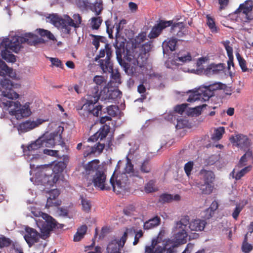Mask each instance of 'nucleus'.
Returning a JSON list of instances; mask_svg holds the SVG:
<instances>
[{"instance_id": "obj_37", "label": "nucleus", "mask_w": 253, "mask_h": 253, "mask_svg": "<svg viewBox=\"0 0 253 253\" xmlns=\"http://www.w3.org/2000/svg\"><path fill=\"white\" fill-rule=\"evenodd\" d=\"M175 60L184 63L191 61L192 57L189 52L180 51L177 53V58Z\"/></svg>"}, {"instance_id": "obj_26", "label": "nucleus", "mask_w": 253, "mask_h": 253, "mask_svg": "<svg viewBox=\"0 0 253 253\" xmlns=\"http://www.w3.org/2000/svg\"><path fill=\"white\" fill-rule=\"evenodd\" d=\"M218 207V203L215 200L213 201L210 207L201 212V217L205 220L210 219L213 216L215 211Z\"/></svg>"}, {"instance_id": "obj_12", "label": "nucleus", "mask_w": 253, "mask_h": 253, "mask_svg": "<svg viewBox=\"0 0 253 253\" xmlns=\"http://www.w3.org/2000/svg\"><path fill=\"white\" fill-rule=\"evenodd\" d=\"M15 44H17L15 42L13 43L12 38H11L10 40L7 39L2 41L1 45L4 46L5 49L1 51V54L3 59L12 63L16 61L15 56L10 52V51H11L15 53H18L20 50V49H17L16 51L14 50L13 46H14Z\"/></svg>"}, {"instance_id": "obj_4", "label": "nucleus", "mask_w": 253, "mask_h": 253, "mask_svg": "<svg viewBox=\"0 0 253 253\" xmlns=\"http://www.w3.org/2000/svg\"><path fill=\"white\" fill-rule=\"evenodd\" d=\"M126 161L124 168L125 172L115 176L116 171H114L110 179V183L113 187V191L118 194L121 193L122 190H125L126 185L129 183L127 174H129L130 177H137L142 178L139 174V172L135 170L131 160L128 156L126 157Z\"/></svg>"}, {"instance_id": "obj_63", "label": "nucleus", "mask_w": 253, "mask_h": 253, "mask_svg": "<svg viewBox=\"0 0 253 253\" xmlns=\"http://www.w3.org/2000/svg\"><path fill=\"white\" fill-rule=\"evenodd\" d=\"M135 208L133 205H129L124 209V213L125 214L129 216L131 214V212L134 211Z\"/></svg>"}, {"instance_id": "obj_22", "label": "nucleus", "mask_w": 253, "mask_h": 253, "mask_svg": "<svg viewBox=\"0 0 253 253\" xmlns=\"http://www.w3.org/2000/svg\"><path fill=\"white\" fill-rule=\"evenodd\" d=\"M100 163L98 160H93L87 163L84 166L85 173L86 175H91L93 176L95 174L96 171H101L102 169L100 168L99 163Z\"/></svg>"}, {"instance_id": "obj_32", "label": "nucleus", "mask_w": 253, "mask_h": 253, "mask_svg": "<svg viewBox=\"0 0 253 253\" xmlns=\"http://www.w3.org/2000/svg\"><path fill=\"white\" fill-rule=\"evenodd\" d=\"M180 200V196L178 194L173 196L170 194H163L160 195L159 201L162 203H170L173 201H178Z\"/></svg>"}, {"instance_id": "obj_56", "label": "nucleus", "mask_w": 253, "mask_h": 253, "mask_svg": "<svg viewBox=\"0 0 253 253\" xmlns=\"http://www.w3.org/2000/svg\"><path fill=\"white\" fill-rule=\"evenodd\" d=\"M105 147V144L99 142L95 144L93 147H92L91 153H94L95 152L101 153Z\"/></svg>"}, {"instance_id": "obj_13", "label": "nucleus", "mask_w": 253, "mask_h": 253, "mask_svg": "<svg viewBox=\"0 0 253 253\" xmlns=\"http://www.w3.org/2000/svg\"><path fill=\"white\" fill-rule=\"evenodd\" d=\"M92 176V182L96 189L107 191L111 189V186L106 183V175L103 170L96 171Z\"/></svg>"}, {"instance_id": "obj_10", "label": "nucleus", "mask_w": 253, "mask_h": 253, "mask_svg": "<svg viewBox=\"0 0 253 253\" xmlns=\"http://www.w3.org/2000/svg\"><path fill=\"white\" fill-rule=\"evenodd\" d=\"M15 44H17L15 42L13 43L12 38H11L10 40L7 39L2 41L1 45L4 46L5 49L1 51V54L3 59L12 63L16 61L15 56L10 52V51H11L15 53H18L20 50V49H17L16 51L14 50L13 46H14Z\"/></svg>"}, {"instance_id": "obj_24", "label": "nucleus", "mask_w": 253, "mask_h": 253, "mask_svg": "<svg viewBox=\"0 0 253 253\" xmlns=\"http://www.w3.org/2000/svg\"><path fill=\"white\" fill-rule=\"evenodd\" d=\"M223 84L221 83H216L211 84H210L208 86H202L203 91L205 92V97L206 99H209L211 96L214 95V91L222 89Z\"/></svg>"}, {"instance_id": "obj_64", "label": "nucleus", "mask_w": 253, "mask_h": 253, "mask_svg": "<svg viewBox=\"0 0 253 253\" xmlns=\"http://www.w3.org/2000/svg\"><path fill=\"white\" fill-rule=\"evenodd\" d=\"M169 242H167L166 244H163V246H158L155 249V252L157 253H163L167 250V245Z\"/></svg>"}, {"instance_id": "obj_43", "label": "nucleus", "mask_w": 253, "mask_h": 253, "mask_svg": "<svg viewBox=\"0 0 253 253\" xmlns=\"http://www.w3.org/2000/svg\"><path fill=\"white\" fill-rule=\"evenodd\" d=\"M89 21L93 30H98L103 21L102 17L100 16L93 17Z\"/></svg>"}, {"instance_id": "obj_23", "label": "nucleus", "mask_w": 253, "mask_h": 253, "mask_svg": "<svg viewBox=\"0 0 253 253\" xmlns=\"http://www.w3.org/2000/svg\"><path fill=\"white\" fill-rule=\"evenodd\" d=\"M104 78L101 76H95L94 77L93 82L96 84V85L91 89L92 94L89 95V97L93 98L96 95H98L99 99L100 98L101 93L100 90L101 89V87L100 86L104 82Z\"/></svg>"}, {"instance_id": "obj_30", "label": "nucleus", "mask_w": 253, "mask_h": 253, "mask_svg": "<svg viewBox=\"0 0 253 253\" xmlns=\"http://www.w3.org/2000/svg\"><path fill=\"white\" fill-rule=\"evenodd\" d=\"M177 40L175 38H171L168 41H165L163 43V52L165 54L175 50L177 43Z\"/></svg>"}, {"instance_id": "obj_47", "label": "nucleus", "mask_w": 253, "mask_h": 253, "mask_svg": "<svg viewBox=\"0 0 253 253\" xmlns=\"http://www.w3.org/2000/svg\"><path fill=\"white\" fill-rule=\"evenodd\" d=\"M38 33L42 37H46L50 40H55L54 36L49 31L43 29H39L37 30Z\"/></svg>"}, {"instance_id": "obj_36", "label": "nucleus", "mask_w": 253, "mask_h": 253, "mask_svg": "<svg viewBox=\"0 0 253 253\" xmlns=\"http://www.w3.org/2000/svg\"><path fill=\"white\" fill-rule=\"evenodd\" d=\"M87 227L86 225H83L79 227L76 233L74 236V241L79 242L81 241L86 233Z\"/></svg>"}, {"instance_id": "obj_42", "label": "nucleus", "mask_w": 253, "mask_h": 253, "mask_svg": "<svg viewBox=\"0 0 253 253\" xmlns=\"http://www.w3.org/2000/svg\"><path fill=\"white\" fill-rule=\"evenodd\" d=\"M103 9L102 3L98 1H96L94 3H90V6L88 8V9L95 12L96 15H99L101 13Z\"/></svg>"}, {"instance_id": "obj_20", "label": "nucleus", "mask_w": 253, "mask_h": 253, "mask_svg": "<svg viewBox=\"0 0 253 253\" xmlns=\"http://www.w3.org/2000/svg\"><path fill=\"white\" fill-rule=\"evenodd\" d=\"M110 126L109 125H103L95 133L88 138V141L95 142L99 139L100 140H103L107 136L110 132Z\"/></svg>"}, {"instance_id": "obj_19", "label": "nucleus", "mask_w": 253, "mask_h": 253, "mask_svg": "<svg viewBox=\"0 0 253 253\" xmlns=\"http://www.w3.org/2000/svg\"><path fill=\"white\" fill-rule=\"evenodd\" d=\"M230 141L240 148L241 149H247L250 145V142L247 136L243 134H238L234 136H232Z\"/></svg>"}, {"instance_id": "obj_49", "label": "nucleus", "mask_w": 253, "mask_h": 253, "mask_svg": "<svg viewBox=\"0 0 253 253\" xmlns=\"http://www.w3.org/2000/svg\"><path fill=\"white\" fill-rule=\"evenodd\" d=\"M12 240L4 236L3 235H0V249L9 247L12 244Z\"/></svg>"}, {"instance_id": "obj_8", "label": "nucleus", "mask_w": 253, "mask_h": 253, "mask_svg": "<svg viewBox=\"0 0 253 253\" xmlns=\"http://www.w3.org/2000/svg\"><path fill=\"white\" fill-rule=\"evenodd\" d=\"M99 96L96 95L93 98L88 96L86 102L81 107H77L79 114L83 118L85 119L89 114L98 117L101 114L102 106L97 104Z\"/></svg>"}, {"instance_id": "obj_38", "label": "nucleus", "mask_w": 253, "mask_h": 253, "mask_svg": "<svg viewBox=\"0 0 253 253\" xmlns=\"http://www.w3.org/2000/svg\"><path fill=\"white\" fill-rule=\"evenodd\" d=\"M12 72V69L8 67L3 61L0 59V76L4 77L8 75L11 77Z\"/></svg>"}, {"instance_id": "obj_55", "label": "nucleus", "mask_w": 253, "mask_h": 253, "mask_svg": "<svg viewBox=\"0 0 253 253\" xmlns=\"http://www.w3.org/2000/svg\"><path fill=\"white\" fill-rule=\"evenodd\" d=\"M194 163L192 161H189L185 164L184 169L187 176L191 174V172L193 169Z\"/></svg>"}, {"instance_id": "obj_44", "label": "nucleus", "mask_w": 253, "mask_h": 253, "mask_svg": "<svg viewBox=\"0 0 253 253\" xmlns=\"http://www.w3.org/2000/svg\"><path fill=\"white\" fill-rule=\"evenodd\" d=\"M80 199L81 200L82 210L85 212H89L91 208V202L90 200L84 198L83 196H81Z\"/></svg>"}, {"instance_id": "obj_25", "label": "nucleus", "mask_w": 253, "mask_h": 253, "mask_svg": "<svg viewBox=\"0 0 253 253\" xmlns=\"http://www.w3.org/2000/svg\"><path fill=\"white\" fill-rule=\"evenodd\" d=\"M201 181L204 183L214 184L215 175L211 170H208L205 169H201L200 171Z\"/></svg>"}, {"instance_id": "obj_51", "label": "nucleus", "mask_w": 253, "mask_h": 253, "mask_svg": "<svg viewBox=\"0 0 253 253\" xmlns=\"http://www.w3.org/2000/svg\"><path fill=\"white\" fill-rule=\"evenodd\" d=\"M184 28V24L183 22H177L171 25L170 33L174 36L179 31Z\"/></svg>"}, {"instance_id": "obj_48", "label": "nucleus", "mask_w": 253, "mask_h": 253, "mask_svg": "<svg viewBox=\"0 0 253 253\" xmlns=\"http://www.w3.org/2000/svg\"><path fill=\"white\" fill-rule=\"evenodd\" d=\"M224 132V127H219L215 130L214 133L212 135L211 139L215 141L219 140L222 138Z\"/></svg>"}, {"instance_id": "obj_46", "label": "nucleus", "mask_w": 253, "mask_h": 253, "mask_svg": "<svg viewBox=\"0 0 253 253\" xmlns=\"http://www.w3.org/2000/svg\"><path fill=\"white\" fill-rule=\"evenodd\" d=\"M236 56L237 57V59L239 62V66L242 69V71L243 72L248 71L249 69L247 67L246 61L241 56L239 52L236 53Z\"/></svg>"}, {"instance_id": "obj_33", "label": "nucleus", "mask_w": 253, "mask_h": 253, "mask_svg": "<svg viewBox=\"0 0 253 253\" xmlns=\"http://www.w3.org/2000/svg\"><path fill=\"white\" fill-rule=\"evenodd\" d=\"M160 222V218L158 216H156L144 222L143 228L145 230L150 229L159 225Z\"/></svg>"}, {"instance_id": "obj_34", "label": "nucleus", "mask_w": 253, "mask_h": 253, "mask_svg": "<svg viewBox=\"0 0 253 253\" xmlns=\"http://www.w3.org/2000/svg\"><path fill=\"white\" fill-rule=\"evenodd\" d=\"M239 169H236V167L231 173V175H232L233 178H234L236 180L240 179L246 173L249 172L251 169V167L250 166L245 167L238 171L235 175V170Z\"/></svg>"}, {"instance_id": "obj_5", "label": "nucleus", "mask_w": 253, "mask_h": 253, "mask_svg": "<svg viewBox=\"0 0 253 253\" xmlns=\"http://www.w3.org/2000/svg\"><path fill=\"white\" fill-rule=\"evenodd\" d=\"M73 18L74 20L68 15H66L64 18L56 14L49 16L50 22L66 34L70 33L71 27L78 28L82 22V17L79 14H74Z\"/></svg>"}, {"instance_id": "obj_11", "label": "nucleus", "mask_w": 253, "mask_h": 253, "mask_svg": "<svg viewBox=\"0 0 253 253\" xmlns=\"http://www.w3.org/2000/svg\"><path fill=\"white\" fill-rule=\"evenodd\" d=\"M15 44H17L15 42L13 43L12 38H11L10 40L7 39L2 41L1 45L4 46L5 49L1 51V54L3 59L12 63L16 61L15 56L10 52V51H11L15 53H18L20 50V49H17L16 51L14 50L13 46H14Z\"/></svg>"}, {"instance_id": "obj_62", "label": "nucleus", "mask_w": 253, "mask_h": 253, "mask_svg": "<svg viewBox=\"0 0 253 253\" xmlns=\"http://www.w3.org/2000/svg\"><path fill=\"white\" fill-rule=\"evenodd\" d=\"M126 20L125 19H122L120 21L119 23L116 24V25L113 27V28H116L117 34L119 33L120 30H122L123 29V25L126 24Z\"/></svg>"}, {"instance_id": "obj_15", "label": "nucleus", "mask_w": 253, "mask_h": 253, "mask_svg": "<svg viewBox=\"0 0 253 253\" xmlns=\"http://www.w3.org/2000/svg\"><path fill=\"white\" fill-rule=\"evenodd\" d=\"M106 57L105 60L101 59L99 61L101 69L104 73L111 72L113 70V64L110 59L112 55V50L108 43L105 44Z\"/></svg>"}, {"instance_id": "obj_7", "label": "nucleus", "mask_w": 253, "mask_h": 253, "mask_svg": "<svg viewBox=\"0 0 253 253\" xmlns=\"http://www.w3.org/2000/svg\"><path fill=\"white\" fill-rule=\"evenodd\" d=\"M189 217L188 215L181 216L179 221H176L173 227L174 234L171 240L168 242L173 244V247H177L187 242L188 236L186 228L189 223Z\"/></svg>"}, {"instance_id": "obj_9", "label": "nucleus", "mask_w": 253, "mask_h": 253, "mask_svg": "<svg viewBox=\"0 0 253 253\" xmlns=\"http://www.w3.org/2000/svg\"><path fill=\"white\" fill-rule=\"evenodd\" d=\"M13 43L15 42L17 44L13 46L14 50L16 51L17 49H20L22 47L23 43H27L30 45H36V44L42 43L43 39L39 38L37 35L32 33H26L24 35V37L14 36L12 38Z\"/></svg>"}, {"instance_id": "obj_52", "label": "nucleus", "mask_w": 253, "mask_h": 253, "mask_svg": "<svg viewBox=\"0 0 253 253\" xmlns=\"http://www.w3.org/2000/svg\"><path fill=\"white\" fill-rule=\"evenodd\" d=\"M107 114L110 117H115L117 116L119 109L117 106L112 105L106 108Z\"/></svg>"}, {"instance_id": "obj_59", "label": "nucleus", "mask_w": 253, "mask_h": 253, "mask_svg": "<svg viewBox=\"0 0 253 253\" xmlns=\"http://www.w3.org/2000/svg\"><path fill=\"white\" fill-rule=\"evenodd\" d=\"M187 106L188 105L185 103L176 105L175 107L174 110L178 114H182L186 110Z\"/></svg>"}, {"instance_id": "obj_31", "label": "nucleus", "mask_w": 253, "mask_h": 253, "mask_svg": "<svg viewBox=\"0 0 253 253\" xmlns=\"http://www.w3.org/2000/svg\"><path fill=\"white\" fill-rule=\"evenodd\" d=\"M224 69V66L223 64H211L206 68L205 72L207 75L216 74Z\"/></svg>"}, {"instance_id": "obj_53", "label": "nucleus", "mask_w": 253, "mask_h": 253, "mask_svg": "<svg viewBox=\"0 0 253 253\" xmlns=\"http://www.w3.org/2000/svg\"><path fill=\"white\" fill-rule=\"evenodd\" d=\"M253 250V245L248 242H243L241 246V250L244 253H249Z\"/></svg>"}, {"instance_id": "obj_6", "label": "nucleus", "mask_w": 253, "mask_h": 253, "mask_svg": "<svg viewBox=\"0 0 253 253\" xmlns=\"http://www.w3.org/2000/svg\"><path fill=\"white\" fill-rule=\"evenodd\" d=\"M65 166L63 162H58L54 165L48 166L42 169L43 177L41 179L44 186H52L59 179L61 173Z\"/></svg>"}, {"instance_id": "obj_40", "label": "nucleus", "mask_w": 253, "mask_h": 253, "mask_svg": "<svg viewBox=\"0 0 253 253\" xmlns=\"http://www.w3.org/2000/svg\"><path fill=\"white\" fill-rule=\"evenodd\" d=\"M151 169V165L149 160L143 161L139 166V170L143 173H149Z\"/></svg>"}, {"instance_id": "obj_17", "label": "nucleus", "mask_w": 253, "mask_h": 253, "mask_svg": "<svg viewBox=\"0 0 253 253\" xmlns=\"http://www.w3.org/2000/svg\"><path fill=\"white\" fill-rule=\"evenodd\" d=\"M172 23V21H165L161 20L152 29L149 34V37L151 39L158 37L163 30L169 27Z\"/></svg>"}, {"instance_id": "obj_54", "label": "nucleus", "mask_w": 253, "mask_h": 253, "mask_svg": "<svg viewBox=\"0 0 253 253\" xmlns=\"http://www.w3.org/2000/svg\"><path fill=\"white\" fill-rule=\"evenodd\" d=\"M49 59L51 62L52 66H55L62 69L63 68V64L59 59L54 57H50Z\"/></svg>"}, {"instance_id": "obj_35", "label": "nucleus", "mask_w": 253, "mask_h": 253, "mask_svg": "<svg viewBox=\"0 0 253 253\" xmlns=\"http://www.w3.org/2000/svg\"><path fill=\"white\" fill-rule=\"evenodd\" d=\"M124 52L125 49L124 47L119 48L117 46L116 53L117 60L119 63L124 67L125 71L126 72L127 70L129 68V65L122 59V53H124Z\"/></svg>"}, {"instance_id": "obj_3", "label": "nucleus", "mask_w": 253, "mask_h": 253, "mask_svg": "<svg viewBox=\"0 0 253 253\" xmlns=\"http://www.w3.org/2000/svg\"><path fill=\"white\" fill-rule=\"evenodd\" d=\"M42 217V219H38L36 220L37 225L40 229L41 234L34 228L27 227L25 229L24 239L30 247L38 242L40 238L46 239L49 236L50 231L56 227L55 220L51 216L47 214H44Z\"/></svg>"}, {"instance_id": "obj_60", "label": "nucleus", "mask_w": 253, "mask_h": 253, "mask_svg": "<svg viewBox=\"0 0 253 253\" xmlns=\"http://www.w3.org/2000/svg\"><path fill=\"white\" fill-rule=\"evenodd\" d=\"M242 209V207H241L240 205H236V208L232 214V217L234 218V219L236 220L238 218V216Z\"/></svg>"}, {"instance_id": "obj_27", "label": "nucleus", "mask_w": 253, "mask_h": 253, "mask_svg": "<svg viewBox=\"0 0 253 253\" xmlns=\"http://www.w3.org/2000/svg\"><path fill=\"white\" fill-rule=\"evenodd\" d=\"M189 228L191 231H203L205 227L207 222L205 220L201 219H194L189 221Z\"/></svg>"}, {"instance_id": "obj_41", "label": "nucleus", "mask_w": 253, "mask_h": 253, "mask_svg": "<svg viewBox=\"0 0 253 253\" xmlns=\"http://www.w3.org/2000/svg\"><path fill=\"white\" fill-rule=\"evenodd\" d=\"M49 196L47 198L46 205L48 206H52L55 204L53 203L52 202V200H55L58 197L60 194V191L57 189H54L50 190L49 192Z\"/></svg>"}, {"instance_id": "obj_57", "label": "nucleus", "mask_w": 253, "mask_h": 253, "mask_svg": "<svg viewBox=\"0 0 253 253\" xmlns=\"http://www.w3.org/2000/svg\"><path fill=\"white\" fill-rule=\"evenodd\" d=\"M77 4L79 7L86 9H88L90 6V2L88 0H77Z\"/></svg>"}, {"instance_id": "obj_1", "label": "nucleus", "mask_w": 253, "mask_h": 253, "mask_svg": "<svg viewBox=\"0 0 253 253\" xmlns=\"http://www.w3.org/2000/svg\"><path fill=\"white\" fill-rule=\"evenodd\" d=\"M0 84L2 87L1 97L0 98V106L9 110V114L14 116L17 120L29 116L31 114L29 102L21 105L18 101H12L18 98L19 94L12 89L13 85L11 81L3 79L0 81Z\"/></svg>"}, {"instance_id": "obj_21", "label": "nucleus", "mask_w": 253, "mask_h": 253, "mask_svg": "<svg viewBox=\"0 0 253 253\" xmlns=\"http://www.w3.org/2000/svg\"><path fill=\"white\" fill-rule=\"evenodd\" d=\"M203 89L202 86H201L195 90H189L190 94L187 101L189 102H193L196 100L208 101V99H206L205 97L206 94L203 91H204Z\"/></svg>"}, {"instance_id": "obj_28", "label": "nucleus", "mask_w": 253, "mask_h": 253, "mask_svg": "<svg viewBox=\"0 0 253 253\" xmlns=\"http://www.w3.org/2000/svg\"><path fill=\"white\" fill-rule=\"evenodd\" d=\"M196 186L201 191V194L203 195L211 194L214 189V184L204 183L200 181L196 183Z\"/></svg>"}, {"instance_id": "obj_16", "label": "nucleus", "mask_w": 253, "mask_h": 253, "mask_svg": "<svg viewBox=\"0 0 253 253\" xmlns=\"http://www.w3.org/2000/svg\"><path fill=\"white\" fill-rule=\"evenodd\" d=\"M253 8L252 2L251 1H246L245 3L240 5L236 12L242 13V14L245 15L244 22H250L253 19V17L251 13Z\"/></svg>"}, {"instance_id": "obj_2", "label": "nucleus", "mask_w": 253, "mask_h": 253, "mask_svg": "<svg viewBox=\"0 0 253 253\" xmlns=\"http://www.w3.org/2000/svg\"><path fill=\"white\" fill-rule=\"evenodd\" d=\"M63 131L64 127L59 126L53 132L44 133L35 141L27 146L26 148L23 149L24 155L27 157L28 160H32L39 157L38 150L41 148H53L56 144L64 145L65 143L62 136Z\"/></svg>"}, {"instance_id": "obj_50", "label": "nucleus", "mask_w": 253, "mask_h": 253, "mask_svg": "<svg viewBox=\"0 0 253 253\" xmlns=\"http://www.w3.org/2000/svg\"><path fill=\"white\" fill-rule=\"evenodd\" d=\"M90 36L93 38L92 44L95 46L96 50H97L100 46V42H104V37L90 34Z\"/></svg>"}, {"instance_id": "obj_29", "label": "nucleus", "mask_w": 253, "mask_h": 253, "mask_svg": "<svg viewBox=\"0 0 253 253\" xmlns=\"http://www.w3.org/2000/svg\"><path fill=\"white\" fill-rule=\"evenodd\" d=\"M230 41H226L225 42H222L227 52V56L229 58V60L227 62V65H228V69H230V66L232 65L234 66V56L233 54V48L232 46H231L230 44Z\"/></svg>"}, {"instance_id": "obj_18", "label": "nucleus", "mask_w": 253, "mask_h": 253, "mask_svg": "<svg viewBox=\"0 0 253 253\" xmlns=\"http://www.w3.org/2000/svg\"><path fill=\"white\" fill-rule=\"evenodd\" d=\"M45 120L42 119H38L36 121H31L27 120L20 123L18 126V129L21 132H25L30 131L42 124Z\"/></svg>"}, {"instance_id": "obj_45", "label": "nucleus", "mask_w": 253, "mask_h": 253, "mask_svg": "<svg viewBox=\"0 0 253 253\" xmlns=\"http://www.w3.org/2000/svg\"><path fill=\"white\" fill-rule=\"evenodd\" d=\"M155 181L154 180H149L144 186V191L147 193H150L156 192L158 190L155 186Z\"/></svg>"}, {"instance_id": "obj_39", "label": "nucleus", "mask_w": 253, "mask_h": 253, "mask_svg": "<svg viewBox=\"0 0 253 253\" xmlns=\"http://www.w3.org/2000/svg\"><path fill=\"white\" fill-rule=\"evenodd\" d=\"M207 24L212 33H217L219 28L215 25L214 19L210 15H207Z\"/></svg>"}, {"instance_id": "obj_58", "label": "nucleus", "mask_w": 253, "mask_h": 253, "mask_svg": "<svg viewBox=\"0 0 253 253\" xmlns=\"http://www.w3.org/2000/svg\"><path fill=\"white\" fill-rule=\"evenodd\" d=\"M110 73H112L111 76L112 81L113 82L117 83L118 84H120L121 83L120 74L118 72L114 73L113 72V70Z\"/></svg>"}, {"instance_id": "obj_61", "label": "nucleus", "mask_w": 253, "mask_h": 253, "mask_svg": "<svg viewBox=\"0 0 253 253\" xmlns=\"http://www.w3.org/2000/svg\"><path fill=\"white\" fill-rule=\"evenodd\" d=\"M143 236V232L142 230H140L138 231L135 232V237L134 240L133 242V245L134 246L136 245L139 241V239L141 238Z\"/></svg>"}, {"instance_id": "obj_14", "label": "nucleus", "mask_w": 253, "mask_h": 253, "mask_svg": "<svg viewBox=\"0 0 253 253\" xmlns=\"http://www.w3.org/2000/svg\"><path fill=\"white\" fill-rule=\"evenodd\" d=\"M128 231L127 229L120 239H115L109 243L106 249L107 253H121V249L126 240Z\"/></svg>"}]
</instances>
